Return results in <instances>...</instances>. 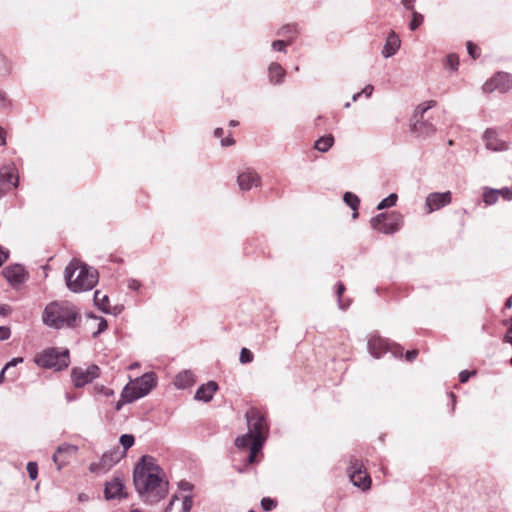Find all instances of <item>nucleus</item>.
Here are the masks:
<instances>
[{
    "mask_svg": "<svg viewBox=\"0 0 512 512\" xmlns=\"http://www.w3.org/2000/svg\"><path fill=\"white\" fill-rule=\"evenodd\" d=\"M161 468L155 458L143 455L133 470V483L140 499L146 504H156L168 493V482L161 477Z\"/></svg>",
    "mask_w": 512,
    "mask_h": 512,
    "instance_id": "nucleus-1",
    "label": "nucleus"
},
{
    "mask_svg": "<svg viewBox=\"0 0 512 512\" xmlns=\"http://www.w3.org/2000/svg\"><path fill=\"white\" fill-rule=\"evenodd\" d=\"M42 321L56 330L73 329L81 322V314L77 306L69 301H53L45 307Z\"/></svg>",
    "mask_w": 512,
    "mask_h": 512,
    "instance_id": "nucleus-2",
    "label": "nucleus"
},
{
    "mask_svg": "<svg viewBox=\"0 0 512 512\" xmlns=\"http://www.w3.org/2000/svg\"><path fill=\"white\" fill-rule=\"evenodd\" d=\"M66 285L75 293L89 291L98 283V272L87 264L73 259L64 271Z\"/></svg>",
    "mask_w": 512,
    "mask_h": 512,
    "instance_id": "nucleus-3",
    "label": "nucleus"
},
{
    "mask_svg": "<svg viewBox=\"0 0 512 512\" xmlns=\"http://www.w3.org/2000/svg\"><path fill=\"white\" fill-rule=\"evenodd\" d=\"M35 363L42 368L61 371L69 366V351L67 349L58 351L56 348H48L36 356Z\"/></svg>",
    "mask_w": 512,
    "mask_h": 512,
    "instance_id": "nucleus-4",
    "label": "nucleus"
},
{
    "mask_svg": "<svg viewBox=\"0 0 512 512\" xmlns=\"http://www.w3.org/2000/svg\"><path fill=\"white\" fill-rule=\"evenodd\" d=\"M370 225L380 233L391 235L400 230L403 225V216L399 212L379 213L372 217Z\"/></svg>",
    "mask_w": 512,
    "mask_h": 512,
    "instance_id": "nucleus-5",
    "label": "nucleus"
},
{
    "mask_svg": "<svg viewBox=\"0 0 512 512\" xmlns=\"http://www.w3.org/2000/svg\"><path fill=\"white\" fill-rule=\"evenodd\" d=\"M368 351L377 359L381 358L387 352H390L395 358H401L403 356V348L400 345L390 343L389 340L378 335H373L368 340Z\"/></svg>",
    "mask_w": 512,
    "mask_h": 512,
    "instance_id": "nucleus-6",
    "label": "nucleus"
},
{
    "mask_svg": "<svg viewBox=\"0 0 512 512\" xmlns=\"http://www.w3.org/2000/svg\"><path fill=\"white\" fill-rule=\"evenodd\" d=\"M245 416L248 432L255 436V440L261 438L262 443H265L269 434V426L266 417L256 408H250Z\"/></svg>",
    "mask_w": 512,
    "mask_h": 512,
    "instance_id": "nucleus-7",
    "label": "nucleus"
},
{
    "mask_svg": "<svg viewBox=\"0 0 512 512\" xmlns=\"http://www.w3.org/2000/svg\"><path fill=\"white\" fill-rule=\"evenodd\" d=\"M125 452L121 451L120 447L106 451L98 462H93L89 465V471L96 474H104L108 472L114 465H116L123 457Z\"/></svg>",
    "mask_w": 512,
    "mask_h": 512,
    "instance_id": "nucleus-8",
    "label": "nucleus"
},
{
    "mask_svg": "<svg viewBox=\"0 0 512 512\" xmlns=\"http://www.w3.org/2000/svg\"><path fill=\"white\" fill-rule=\"evenodd\" d=\"M348 474L352 484L362 490H368L371 487V477L366 472L364 465L358 459H353L348 468Z\"/></svg>",
    "mask_w": 512,
    "mask_h": 512,
    "instance_id": "nucleus-9",
    "label": "nucleus"
},
{
    "mask_svg": "<svg viewBox=\"0 0 512 512\" xmlns=\"http://www.w3.org/2000/svg\"><path fill=\"white\" fill-rule=\"evenodd\" d=\"M19 175L13 163L5 164L0 168V198L7 192L18 187Z\"/></svg>",
    "mask_w": 512,
    "mask_h": 512,
    "instance_id": "nucleus-10",
    "label": "nucleus"
},
{
    "mask_svg": "<svg viewBox=\"0 0 512 512\" xmlns=\"http://www.w3.org/2000/svg\"><path fill=\"white\" fill-rule=\"evenodd\" d=\"M100 368L97 365H90L87 368L75 367L71 371V378L76 388H82L94 379L99 377Z\"/></svg>",
    "mask_w": 512,
    "mask_h": 512,
    "instance_id": "nucleus-11",
    "label": "nucleus"
},
{
    "mask_svg": "<svg viewBox=\"0 0 512 512\" xmlns=\"http://www.w3.org/2000/svg\"><path fill=\"white\" fill-rule=\"evenodd\" d=\"M512 89V75L506 72L496 73L490 80L486 81L483 85V91L491 93L493 91H499L501 93H507Z\"/></svg>",
    "mask_w": 512,
    "mask_h": 512,
    "instance_id": "nucleus-12",
    "label": "nucleus"
},
{
    "mask_svg": "<svg viewBox=\"0 0 512 512\" xmlns=\"http://www.w3.org/2000/svg\"><path fill=\"white\" fill-rule=\"evenodd\" d=\"M452 201V193L450 191L446 192H432L428 194L426 197L425 205L428 210V213H432L437 211L447 205H449Z\"/></svg>",
    "mask_w": 512,
    "mask_h": 512,
    "instance_id": "nucleus-13",
    "label": "nucleus"
},
{
    "mask_svg": "<svg viewBox=\"0 0 512 512\" xmlns=\"http://www.w3.org/2000/svg\"><path fill=\"white\" fill-rule=\"evenodd\" d=\"M133 383L136 385V390L138 391V395L133 398H142L149 394L157 385V377L154 372H148L137 377Z\"/></svg>",
    "mask_w": 512,
    "mask_h": 512,
    "instance_id": "nucleus-14",
    "label": "nucleus"
},
{
    "mask_svg": "<svg viewBox=\"0 0 512 512\" xmlns=\"http://www.w3.org/2000/svg\"><path fill=\"white\" fill-rule=\"evenodd\" d=\"M482 138L488 150L502 152L509 148V144L498 137L497 131L494 128H487L484 131Z\"/></svg>",
    "mask_w": 512,
    "mask_h": 512,
    "instance_id": "nucleus-15",
    "label": "nucleus"
},
{
    "mask_svg": "<svg viewBox=\"0 0 512 512\" xmlns=\"http://www.w3.org/2000/svg\"><path fill=\"white\" fill-rule=\"evenodd\" d=\"M2 274L5 279L14 287L23 284L27 278L25 268L19 264L5 267L2 271Z\"/></svg>",
    "mask_w": 512,
    "mask_h": 512,
    "instance_id": "nucleus-16",
    "label": "nucleus"
},
{
    "mask_svg": "<svg viewBox=\"0 0 512 512\" xmlns=\"http://www.w3.org/2000/svg\"><path fill=\"white\" fill-rule=\"evenodd\" d=\"M125 485L120 477H114L111 481L106 482L104 488V496L106 500L122 499L127 496L124 491Z\"/></svg>",
    "mask_w": 512,
    "mask_h": 512,
    "instance_id": "nucleus-17",
    "label": "nucleus"
},
{
    "mask_svg": "<svg viewBox=\"0 0 512 512\" xmlns=\"http://www.w3.org/2000/svg\"><path fill=\"white\" fill-rule=\"evenodd\" d=\"M237 182L242 191H248L254 186H259L261 178L254 170L248 169L238 175Z\"/></svg>",
    "mask_w": 512,
    "mask_h": 512,
    "instance_id": "nucleus-18",
    "label": "nucleus"
},
{
    "mask_svg": "<svg viewBox=\"0 0 512 512\" xmlns=\"http://www.w3.org/2000/svg\"><path fill=\"white\" fill-rule=\"evenodd\" d=\"M410 128L413 133L420 137L431 136L436 131L434 124L428 120H424L423 118L412 119Z\"/></svg>",
    "mask_w": 512,
    "mask_h": 512,
    "instance_id": "nucleus-19",
    "label": "nucleus"
},
{
    "mask_svg": "<svg viewBox=\"0 0 512 512\" xmlns=\"http://www.w3.org/2000/svg\"><path fill=\"white\" fill-rule=\"evenodd\" d=\"M218 390V384L215 381H208L205 384L200 385L194 395L195 400L202 401L204 403L210 402L216 391Z\"/></svg>",
    "mask_w": 512,
    "mask_h": 512,
    "instance_id": "nucleus-20",
    "label": "nucleus"
},
{
    "mask_svg": "<svg viewBox=\"0 0 512 512\" xmlns=\"http://www.w3.org/2000/svg\"><path fill=\"white\" fill-rule=\"evenodd\" d=\"M401 45L399 36L391 30L386 38L385 44L382 49V55L385 58L392 57L397 53Z\"/></svg>",
    "mask_w": 512,
    "mask_h": 512,
    "instance_id": "nucleus-21",
    "label": "nucleus"
},
{
    "mask_svg": "<svg viewBox=\"0 0 512 512\" xmlns=\"http://www.w3.org/2000/svg\"><path fill=\"white\" fill-rule=\"evenodd\" d=\"M195 375L191 370H183L174 378V385L178 389H186L195 383Z\"/></svg>",
    "mask_w": 512,
    "mask_h": 512,
    "instance_id": "nucleus-22",
    "label": "nucleus"
},
{
    "mask_svg": "<svg viewBox=\"0 0 512 512\" xmlns=\"http://www.w3.org/2000/svg\"><path fill=\"white\" fill-rule=\"evenodd\" d=\"M286 75L285 69L277 62H272L268 66V77L272 84H281Z\"/></svg>",
    "mask_w": 512,
    "mask_h": 512,
    "instance_id": "nucleus-23",
    "label": "nucleus"
},
{
    "mask_svg": "<svg viewBox=\"0 0 512 512\" xmlns=\"http://www.w3.org/2000/svg\"><path fill=\"white\" fill-rule=\"evenodd\" d=\"M77 450V446L71 444H62L58 446L56 453H54L52 457L53 462L58 466V469H61L66 462L64 459L60 461L59 456L62 454H75Z\"/></svg>",
    "mask_w": 512,
    "mask_h": 512,
    "instance_id": "nucleus-24",
    "label": "nucleus"
},
{
    "mask_svg": "<svg viewBox=\"0 0 512 512\" xmlns=\"http://www.w3.org/2000/svg\"><path fill=\"white\" fill-rule=\"evenodd\" d=\"M334 144V136L332 134H327L319 137L315 143L314 148L319 152L325 153L331 149Z\"/></svg>",
    "mask_w": 512,
    "mask_h": 512,
    "instance_id": "nucleus-25",
    "label": "nucleus"
},
{
    "mask_svg": "<svg viewBox=\"0 0 512 512\" xmlns=\"http://www.w3.org/2000/svg\"><path fill=\"white\" fill-rule=\"evenodd\" d=\"M343 201L345 204L353 210V218L358 217V208L360 205L359 197L352 192H345L343 195Z\"/></svg>",
    "mask_w": 512,
    "mask_h": 512,
    "instance_id": "nucleus-26",
    "label": "nucleus"
},
{
    "mask_svg": "<svg viewBox=\"0 0 512 512\" xmlns=\"http://www.w3.org/2000/svg\"><path fill=\"white\" fill-rule=\"evenodd\" d=\"M93 300L95 306H97L102 312L109 313V298L107 295L102 294L97 290L94 293Z\"/></svg>",
    "mask_w": 512,
    "mask_h": 512,
    "instance_id": "nucleus-27",
    "label": "nucleus"
},
{
    "mask_svg": "<svg viewBox=\"0 0 512 512\" xmlns=\"http://www.w3.org/2000/svg\"><path fill=\"white\" fill-rule=\"evenodd\" d=\"M255 436L249 432L244 435L238 436L235 439V446L239 449L249 448L251 449L252 443H254Z\"/></svg>",
    "mask_w": 512,
    "mask_h": 512,
    "instance_id": "nucleus-28",
    "label": "nucleus"
},
{
    "mask_svg": "<svg viewBox=\"0 0 512 512\" xmlns=\"http://www.w3.org/2000/svg\"><path fill=\"white\" fill-rule=\"evenodd\" d=\"M499 192L498 189L485 187L482 195L483 202L488 206L495 204L499 199Z\"/></svg>",
    "mask_w": 512,
    "mask_h": 512,
    "instance_id": "nucleus-29",
    "label": "nucleus"
},
{
    "mask_svg": "<svg viewBox=\"0 0 512 512\" xmlns=\"http://www.w3.org/2000/svg\"><path fill=\"white\" fill-rule=\"evenodd\" d=\"M298 34V29L296 24H286L283 25L278 31V36L288 37L289 39L287 41H291L295 38V36Z\"/></svg>",
    "mask_w": 512,
    "mask_h": 512,
    "instance_id": "nucleus-30",
    "label": "nucleus"
},
{
    "mask_svg": "<svg viewBox=\"0 0 512 512\" xmlns=\"http://www.w3.org/2000/svg\"><path fill=\"white\" fill-rule=\"evenodd\" d=\"M137 395H138V391L136 390V385L134 383L127 384L121 392L122 398H124L129 403H132V402L138 400L139 398H133L134 396H137Z\"/></svg>",
    "mask_w": 512,
    "mask_h": 512,
    "instance_id": "nucleus-31",
    "label": "nucleus"
},
{
    "mask_svg": "<svg viewBox=\"0 0 512 512\" xmlns=\"http://www.w3.org/2000/svg\"><path fill=\"white\" fill-rule=\"evenodd\" d=\"M435 105H436V101H434V100L425 101V102L419 104L415 108L413 119H415V118L422 119L424 114L431 108L435 107Z\"/></svg>",
    "mask_w": 512,
    "mask_h": 512,
    "instance_id": "nucleus-32",
    "label": "nucleus"
},
{
    "mask_svg": "<svg viewBox=\"0 0 512 512\" xmlns=\"http://www.w3.org/2000/svg\"><path fill=\"white\" fill-rule=\"evenodd\" d=\"M264 443H262L261 438H257L254 440V443H252V447L250 449V453L247 457V463L253 464L256 462L257 454L261 451Z\"/></svg>",
    "mask_w": 512,
    "mask_h": 512,
    "instance_id": "nucleus-33",
    "label": "nucleus"
},
{
    "mask_svg": "<svg viewBox=\"0 0 512 512\" xmlns=\"http://www.w3.org/2000/svg\"><path fill=\"white\" fill-rule=\"evenodd\" d=\"M397 200H398V195L396 193H391L378 203L377 209L384 210L387 208H391L396 205Z\"/></svg>",
    "mask_w": 512,
    "mask_h": 512,
    "instance_id": "nucleus-34",
    "label": "nucleus"
},
{
    "mask_svg": "<svg viewBox=\"0 0 512 512\" xmlns=\"http://www.w3.org/2000/svg\"><path fill=\"white\" fill-rule=\"evenodd\" d=\"M87 317L99 320L98 329H97L96 332L93 333V337L94 338H96L99 334L103 333L107 329L108 323H107V320L105 318L98 317L95 314H93L92 312L88 313Z\"/></svg>",
    "mask_w": 512,
    "mask_h": 512,
    "instance_id": "nucleus-35",
    "label": "nucleus"
},
{
    "mask_svg": "<svg viewBox=\"0 0 512 512\" xmlns=\"http://www.w3.org/2000/svg\"><path fill=\"white\" fill-rule=\"evenodd\" d=\"M119 442L123 449L121 451H126L131 448L135 443V437L132 434H122L120 436Z\"/></svg>",
    "mask_w": 512,
    "mask_h": 512,
    "instance_id": "nucleus-36",
    "label": "nucleus"
},
{
    "mask_svg": "<svg viewBox=\"0 0 512 512\" xmlns=\"http://www.w3.org/2000/svg\"><path fill=\"white\" fill-rule=\"evenodd\" d=\"M344 291H345V286H344V284H343L342 282H338V283L336 284V295H337V297H338V306H339V308H340V309H342V310L347 309V308L349 307V305H350V303H349V302H347V303H346V302H344V301L342 300V298H341V297H342V294L344 293Z\"/></svg>",
    "mask_w": 512,
    "mask_h": 512,
    "instance_id": "nucleus-37",
    "label": "nucleus"
},
{
    "mask_svg": "<svg viewBox=\"0 0 512 512\" xmlns=\"http://www.w3.org/2000/svg\"><path fill=\"white\" fill-rule=\"evenodd\" d=\"M424 17L422 14L413 11L412 13V19L410 21L409 27L412 31H415L422 23H423Z\"/></svg>",
    "mask_w": 512,
    "mask_h": 512,
    "instance_id": "nucleus-38",
    "label": "nucleus"
},
{
    "mask_svg": "<svg viewBox=\"0 0 512 512\" xmlns=\"http://www.w3.org/2000/svg\"><path fill=\"white\" fill-rule=\"evenodd\" d=\"M290 44H291V41L275 40V41L272 42L271 48H272L273 51L286 53L287 52L286 48Z\"/></svg>",
    "mask_w": 512,
    "mask_h": 512,
    "instance_id": "nucleus-39",
    "label": "nucleus"
},
{
    "mask_svg": "<svg viewBox=\"0 0 512 512\" xmlns=\"http://www.w3.org/2000/svg\"><path fill=\"white\" fill-rule=\"evenodd\" d=\"M253 358H254L253 353L249 349H247V348L241 349L240 357H239L240 363L248 364L253 361Z\"/></svg>",
    "mask_w": 512,
    "mask_h": 512,
    "instance_id": "nucleus-40",
    "label": "nucleus"
},
{
    "mask_svg": "<svg viewBox=\"0 0 512 512\" xmlns=\"http://www.w3.org/2000/svg\"><path fill=\"white\" fill-rule=\"evenodd\" d=\"M277 502L270 498V497H264L261 500V507L264 511H272L274 508H276Z\"/></svg>",
    "mask_w": 512,
    "mask_h": 512,
    "instance_id": "nucleus-41",
    "label": "nucleus"
},
{
    "mask_svg": "<svg viewBox=\"0 0 512 512\" xmlns=\"http://www.w3.org/2000/svg\"><path fill=\"white\" fill-rule=\"evenodd\" d=\"M193 506L192 495H185L182 499V507L180 512H191Z\"/></svg>",
    "mask_w": 512,
    "mask_h": 512,
    "instance_id": "nucleus-42",
    "label": "nucleus"
},
{
    "mask_svg": "<svg viewBox=\"0 0 512 512\" xmlns=\"http://www.w3.org/2000/svg\"><path fill=\"white\" fill-rule=\"evenodd\" d=\"M467 52L469 56L473 59H476L480 56L479 48L476 44H474L472 41H468L466 43Z\"/></svg>",
    "mask_w": 512,
    "mask_h": 512,
    "instance_id": "nucleus-43",
    "label": "nucleus"
},
{
    "mask_svg": "<svg viewBox=\"0 0 512 512\" xmlns=\"http://www.w3.org/2000/svg\"><path fill=\"white\" fill-rule=\"evenodd\" d=\"M94 391L96 394H102L106 398L114 396V391L110 388L105 387L104 385H95Z\"/></svg>",
    "mask_w": 512,
    "mask_h": 512,
    "instance_id": "nucleus-44",
    "label": "nucleus"
},
{
    "mask_svg": "<svg viewBox=\"0 0 512 512\" xmlns=\"http://www.w3.org/2000/svg\"><path fill=\"white\" fill-rule=\"evenodd\" d=\"M447 66L453 70L456 71L459 66V58L456 54H449L446 58Z\"/></svg>",
    "mask_w": 512,
    "mask_h": 512,
    "instance_id": "nucleus-45",
    "label": "nucleus"
},
{
    "mask_svg": "<svg viewBox=\"0 0 512 512\" xmlns=\"http://www.w3.org/2000/svg\"><path fill=\"white\" fill-rule=\"evenodd\" d=\"M27 472L31 480H35L38 476V464L36 462H28Z\"/></svg>",
    "mask_w": 512,
    "mask_h": 512,
    "instance_id": "nucleus-46",
    "label": "nucleus"
},
{
    "mask_svg": "<svg viewBox=\"0 0 512 512\" xmlns=\"http://www.w3.org/2000/svg\"><path fill=\"white\" fill-rule=\"evenodd\" d=\"M499 197L501 196L504 200L510 201L512 200V190L508 187H504L501 189H498Z\"/></svg>",
    "mask_w": 512,
    "mask_h": 512,
    "instance_id": "nucleus-47",
    "label": "nucleus"
},
{
    "mask_svg": "<svg viewBox=\"0 0 512 512\" xmlns=\"http://www.w3.org/2000/svg\"><path fill=\"white\" fill-rule=\"evenodd\" d=\"M0 62L5 63V67L4 68L0 67V75L1 76L8 75L10 73V71H11V64L8 62V60L5 57H1L0 58Z\"/></svg>",
    "mask_w": 512,
    "mask_h": 512,
    "instance_id": "nucleus-48",
    "label": "nucleus"
},
{
    "mask_svg": "<svg viewBox=\"0 0 512 512\" xmlns=\"http://www.w3.org/2000/svg\"><path fill=\"white\" fill-rule=\"evenodd\" d=\"M178 488L181 491L190 492L193 490L194 485L186 480H181L180 482H178Z\"/></svg>",
    "mask_w": 512,
    "mask_h": 512,
    "instance_id": "nucleus-49",
    "label": "nucleus"
},
{
    "mask_svg": "<svg viewBox=\"0 0 512 512\" xmlns=\"http://www.w3.org/2000/svg\"><path fill=\"white\" fill-rule=\"evenodd\" d=\"M474 374V372H470L469 370H463L459 373V382L465 383L469 380V378Z\"/></svg>",
    "mask_w": 512,
    "mask_h": 512,
    "instance_id": "nucleus-50",
    "label": "nucleus"
},
{
    "mask_svg": "<svg viewBox=\"0 0 512 512\" xmlns=\"http://www.w3.org/2000/svg\"><path fill=\"white\" fill-rule=\"evenodd\" d=\"M22 362H23L22 357L12 358L10 361H8L6 363V365L4 366V370H9L11 367H15L16 365H18L19 363H22Z\"/></svg>",
    "mask_w": 512,
    "mask_h": 512,
    "instance_id": "nucleus-51",
    "label": "nucleus"
},
{
    "mask_svg": "<svg viewBox=\"0 0 512 512\" xmlns=\"http://www.w3.org/2000/svg\"><path fill=\"white\" fill-rule=\"evenodd\" d=\"M11 336L10 328L6 326H0V340L4 341L9 339Z\"/></svg>",
    "mask_w": 512,
    "mask_h": 512,
    "instance_id": "nucleus-52",
    "label": "nucleus"
},
{
    "mask_svg": "<svg viewBox=\"0 0 512 512\" xmlns=\"http://www.w3.org/2000/svg\"><path fill=\"white\" fill-rule=\"evenodd\" d=\"M127 287L131 290L137 291L141 288V283L136 279H128Z\"/></svg>",
    "mask_w": 512,
    "mask_h": 512,
    "instance_id": "nucleus-53",
    "label": "nucleus"
},
{
    "mask_svg": "<svg viewBox=\"0 0 512 512\" xmlns=\"http://www.w3.org/2000/svg\"><path fill=\"white\" fill-rule=\"evenodd\" d=\"M10 104V101L6 97V94L0 90V109L7 108Z\"/></svg>",
    "mask_w": 512,
    "mask_h": 512,
    "instance_id": "nucleus-54",
    "label": "nucleus"
},
{
    "mask_svg": "<svg viewBox=\"0 0 512 512\" xmlns=\"http://www.w3.org/2000/svg\"><path fill=\"white\" fill-rule=\"evenodd\" d=\"M9 251L0 246V267L8 259Z\"/></svg>",
    "mask_w": 512,
    "mask_h": 512,
    "instance_id": "nucleus-55",
    "label": "nucleus"
},
{
    "mask_svg": "<svg viewBox=\"0 0 512 512\" xmlns=\"http://www.w3.org/2000/svg\"><path fill=\"white\" fill-rule=\"evenodd\" d=\"M11 312H12V308L9 305H7V304L0 305V315L1 316L6 317Z\"/></svg>",
    "mask_w": 512,
    "mask_h": 512,
    "instance_id": "nucleus-56",
    "label": "nucleus"
},
{
    "mask_svg": "<svg viewBox=\"0 0 512 512\" xmlns=\"http://www.w3.org/2000/svg\"><path fill=\"white\" fill-rule=\"evenodd\" d=\"M374 87L372 85H366L362 90V94H364L367 98H369L373 93Z\"/></svg>",
    "mask_w": 512,
    "mask_h": 512,
    "instance_id": "nucleus-57",
    "label": "nucleus"
},
{
    "mask_svg": "<svg viewBox=\"0 0 512 512\" xmlns=\"http://www.w3.org/2000/svg\"><path fill=\"white\" fill-rule=\"evenodd\" d=\"M418 355V350H410L406 352V360L412 362Z\"/></svg>",
    "mask_w": 512,
    "mask_h": 512,
    "instance_id": "nucleus-58",
    "label": "nucleus"
},
{
    "mask_svg": "<svg viewBox=\"0 0 512 512\" xmlns=\"http://www.w3.org/2000/svg\"><path fill=\"white\" fill-rule=\"evenodd\" d=\"M234 143H235V140L231 136L221 139V145L224 147L231 146Z\"/></svg>",
    "mask_w": 512,
    "mask_h": 512,
    "instance_id": "nucleus-59",
    "label": "nucleus"
},
{
    "mask_svg": "<svg viewBox=\"0 0 512 512\" xmlns=\"http://www.w3.org/2000/svg\"><path fill=\"white\" fill-rule=\"evenodd\" d=\"M414 3L415 0H402V4L406 9L413 10L414 11Z\"/></svg>",
    "mask_w": 512,
    "mask_h": 512,
    "instance_id": "nucleus-60",
    "label": "nucleus"
},
{
    "mask_svg": "<svg viewBox=\"0 0 512 512\" xmlns=\"http://www.w3.org/2000/svg\"><path fill=\"white\" fill-rule=\"evenodd\" d=\"M126 403H129V402L121 397L120 400H118L115 404V410L120 411L122 409L123 405Z\"/></svg>",
    "mask_w": 512,
    "mask_h": 512,
    "instance_id": "nucleus-61",
    "label": "nucleus"
},
{
    "mask_svg": "<svg viewBox=\"0 0 512 512\" xmlns=\"http://www.w3.org/2000/svg\"><path fill=\"white\" fill-rule=\"evenodd\" d=\"M65 398H66L67 402H73V401H76L78 399V396L77 395H73V394L67 392L65 394Z\"/></svg>",
    "mask_w": 512,
    "mask_h": 512,
    "instance_id": "nucleus-62",
    "label": "nucleus"
},
{
    "mask_svg": "<svg viewBox=\"0 0 512 512\" xmlns=\"http://www.w3.org/2000/svg\"><path fill=\"white\" fill-rule=\"evenodd\" d=\"M178 497L176 495H174L172 497V499L170 500L169 504L167 505L166 509H165V512H170L172 510V507H173V504H174V501L177 500Z\"/></svg>",
    "mask_w": 512,
    "mask_h": 512,
    "instance_id": "nucleus-63",
    "label": "nucleus"
},
{
    "mask_svg": "<svg viewBox=\"0 0 512 512\" xmlns=\"http://www.w3.org/2000/svg\"><path fill=\"white\" fill-rule=\"evenodd\" d=\"M223 134H224L223 128H216V129L214 130V136H215L216 138H220V137H222V135H223Z\"/></svg>",
    "mask_w": 512,
    "mask_h": 512,
    "instance_id": "nucleus-64",
    "label": "nucleus"
}]
</instances>
